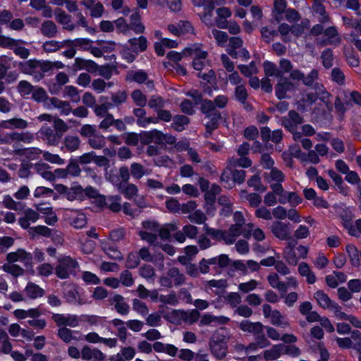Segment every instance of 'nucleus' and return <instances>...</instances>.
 Segmentation results:
<instances>
[{
    "label": "nucleus",
    "instance_id": "nucleus-1",
    "mask_svg": "<svg viewBox=\"0 0 361 361\" xmlns=\"http://www.w3.org/2000/svg\"><path fill=\"white\" fill-rule=\"evenodd\" d=\"M145 231L139 232L140 238L149 244L157 245V234L162 240H168L171 236V232L176 229L175 224H167L160 228L154 221H146L142 223Z\"/></svg>",
    "mask_w": 361,
    "mask_h": 361
},
{
    "label": "nucleus",
    "instance_id": "nucleus-2",
    "mask_svg": "<svg viewBox=\"0 0 361 361\" xmlns=\"http://www.w3.org/2000/svg\"><path fill=\"white\" fill-rule=\"evenodd\" d=\"M183 54L193 58L192 66L196 71H201L207 64V52L202 49L201 44H195L186 47Z\"/></svg>",
    "mask_w": 361,
    "mask_h": 361
},
{
    "label": "nucleus",
    "instance_id": "nucleus-3",
    "mask_svg": "<svg viewBox=\"0 0 361 361\" xmlns=\"http://www.w3.org/2000/svg\"><path fill=\"white\" fill-rule=\"evenodd\" d=\"M227 336L224 329L217 330L212 336L210 347L212 354L219 360L223 359L227 353Z\"/></svg>",
    "mask_w": 361,
    "mask_h": 361
},
{
    "label": "nucleus",
    "instance_id": "nucleus-4",
    "mask_svg": "<svg viewBox=\"0 0 361 361\" xmlns=\"http://www.w3.org/2000/svg\"><path fill=\"white\" fill-rule=\"evenodd\" d=\"M22 70L28 74H34L39 73V75L35 76L37 81L40 80L43 78V73L48 72L52 68V64L49 61H42L37 60H29L21 63Z\"/></svg>",
    "mask_w": 361,
    "mask_h": 361
},
{
    "label": "nucleus",
    "instance_id": "nucleus-5",
    "mask_svg": "<svg viewBox=\"0 0 361 361\" xmlns=\"http://www.w3.org/2000/svg\"><path fill=\"white\" fill-rule=\"evenodd\" d=\"M253 228L254 225L251 223L247 224L244 226L234 224L230 227L227 232H225L224 241L226 244H233L235 238L240 235L245 238H249Z\"/></svg>",
    "mask_w": 361,
    "mask_h": 361
},
{
    "label": "nucleus",
    "instance_id": "nucleus-6",
    "mask_svg": "<svg viewBox=\"0 0 361 361\" xmlns=\"http://www.w3.org/2000/svg\"><path fill=\"white\" fill-rule=\"evenodd\" d=\"M78 267V262L70 257H63L56 267V274L60 279H66Z\"/></svg>",
    "mask_w": 361,
    "mask_h": 361
},
{
    "label": "nucleus",
    "instance_id": "nucleus-7",
    "mask_svg": "<svg viewBox=\"0 0 361 361\" xmlns=\"http://www.w3.org/2000/svg\"><path fill=\"white\" fill-rule=\"evenodd\" d=\"M32 255L27 252L24 249H18L14 252H11L6 255L8 262H19L25 267H32Z\"/></svg>",
    "mask_w": 361,
    "mask_h": 361
},
{
    "label": "nucleus",
    "instance_id": "nucleus-8",
    "mask_svg": "<svg viewBox=\"0 0 361 361\" xmlns=\"http://www.w3.org/2000/svg\"><path fill=\"white\" fill-rule=\"evenodd\" d=\"M290 154L304 163L317 164L320 162V159L315 150H310L307 153L302 152L301 149L295 146L291 147Z\"/></svg>",
    "mask_w": 361,
    "mask_h": 361
},
{
    "label": "nucleus",
    "instance_id": "nucleus-9",
    "mask_svg": "<svg viewBox=\"0 0 361 361\" xmlns=\"http://www.w3.org/2000/svg\"><path fill=\"white\" fill-rule=\"evenodd\" d=\"M66 219L75 228H82L87 224V218L85 214L78 210L67 209L64 213Z\"/></svg>",
    "mask_w": 361,
    "mask_h": 361
},
{
    "label": "nucleus",
    "instance_id": "nucleus-10",
    "mask_svg": "<svg viewBox=\"0 0 361 361\" xmlns=\"http://www.w3.org/2000/svg\"><path fill=\"white\" fill-rule=\"evenodd\" d=\"M52 319L58 326H68L70 327H76L81 322L80 316L75 314H54Z\"/></svg>",
    "mask_w": 361,
    "mask_h": 361
},
{
    "label": "nucleus",
    "instance_id": "nucleus-11",
    "mask_svg": "<svg viewBox=\"0 0 361 361\" xmlns=\"http://www.w3.org/2000/svg\"><path fill=\"white\" fill-rule=\"evenodd\" d=\"M314 91L315 92L307 93L306 96L307 98L305 99V102L307 105L312 104L316 101L317 97H319V99L326 104L329 102V94L322 85L316 84Z\"/></svg>",
    "mask_w": 361,
    "mask_h": 361
},
{
    "label": "nucleus",
    "instance_id": "nucleus-12",
    "mask_svg": "<svg viewBox=\"0 0 361 361\" xmlns=\"http://www.w3.org/2000/svg\"><path fill=\"white\" fill-rule=\"evenodd\" d=\"M81 357L86 361H104L106 356L101 350L85 345L82 348Z\"/></svg>",
    "mask_w": 361,
    "mask_h": 361
},
{
    "label": "nucleus",
    "instance_id": "nucleus-13",
    "mask_svg": "<svg viewBox=\"0 0 361 361\" xmlns=\"http://www.w3.org/2000/svg\"><path fill=\"white\" fill-rule=\"evenodd\" d=\"M271 231L275 237L280 240H286L290 235V228L287 224L276 221L271 226Z\"/></svg>",
    "mask_w": 361,
    "mask_h": 361
},
{
    "label": "nucleus",
    "instance_id": "nucleus-14",
    "mask_svg": "<svg viewBox=\"0 0 361 361\" xmlns=\"http://www.w3.org/2000/svg\"><path fill=\"white\" fill-rule=\"evenodd\" d=\"M168 30L174 35H180L192 33L193 27L189 21H180L176 24H170L167 27Z\"/></svg>",
    "mask_w": 361,
    "mask_h": 361
},
{
    "label": "nucleus",
    "instance_id": "nucleus-15",
    "mask_svg": "<svg viewBox=\"0 0 361 361\" xmlns=\"http://www.w3.org/2000/svg\"><path fill=\"white\" fill-rule=\"evenodd\" d=\"M240 328L242 331L252 334L258 338L263 332L264 326L260 322L244 320L240 324Z\"/></svg>",
    "mask_w": 361,
    "mask_h": 361
},
{
    "label": "nucleus",
    "instance_id": "nucleus-16",
    "mask_svg": "<svg viewBox=\"0 0 361 361\" xmlns=\"http://www.w3.org/2000/svg\"><path fill=\"white\" fill-rule=\"evenodd\" d=\"M38 219L37 212L32 209H27L24 211L23 216L19 219L18 223L23 228L27 229L30 228V224L36 222Z\"/></svg>",
    "mask_w": 361,
    "mask_h": 361
},
{
    "label": "nucleus",
    "instance_id": "nucleus-17",
    "mask_svg": "<svg viewBox=\"0 0 361 361\" xmlns=\"http://www.w3.org/2000/svg\"><path fill=\"white\" fill-rule=\"evenodd\" d=\"M136 354L135 349L133 347H123L120 352L111 355L109 361H129L133 359Z\"/></svg>",
    "mask_w": 361,
    "mask_h": 361
},
{
    "label": "nucleus",
    "instance_id": "nucleus-18",
    "mask_svg": "<svg viewBox=\"0 0 361 361\" xmlns=\"http://www.w3.org/2000/svg\"><path fill=\"white\" fill-rule=\"evenodd\" d=\"M197 7H202L204 13L200 15L202 20L207 25H212V11L214 8L213 0H200V5Z\"/></svg>",
    "mask_w": 361,
    "mask_h": 361
},
{
    "label": "nucleus",
    "instance_id": "nucleus-19",
    "mask_svg": "<svg viewBox=\"0 0 361 361\" xmlns=\"http://www.w3.org/2000/svg\"><path fill=\"white\" fill-rule=\"evenodd\" d=\"M44 290L33 282H28L24 289L25 296L30 299L42 298L44 295Z\"/></svg>",
    "mask_w": 361,
    "mask_h": 361
},
{
    "label": "nucleus",
    "instance_id": "nucleus-20",
    "mask_svg": "<svg viewBox=\"0 0 361 361\" xmlns=\"http://www.w3.org/2000/svg\"><path fill=\"white\" fill-rule=\"evenodd\" d=\"M217 18H216V25L218 27L221 29H226L228 27V22L226 20L232 15V12L229 8L221 7L216 10Z\"/></svg>",
    "mask_w": 361,
    "mask_h": 361
},
{
    "label": "nucleus",
    "instance_id": "nucleus-21",
    "mask_svg": "<svg viewBox=\"0 0 361 361\" xmlns=\"http://www.w3.org/2000/svg\"><path fill=\"white\" fill-rule=\"evenodd\" d=\"M42 138L50 145H56L60 140L61 135L54 133L53 130L47 127L42 126L39 130Z\"/></svg>",
    "mask_w": 361,
    "mask_h": 361
},
{
    "label": "nucleus",
    "instance_id": "nucleus-22",
    "mask_svg": "<svg viewBox=\"0 0 361 361\" xmlns=\"http://www.w3.org/2000/svg\"><path fill=\"white\" fill-rule=\"evenodd\" d=\"M27 126V122L20 118H13L0 122V127L4 129H23Z\"/></svg>",
    "mask_w": 361,
    "mask_h": 361
},
{
    "label": "nucleus",
    "instance_id": "nucleus-23",
    "mask_svg": "<svg viewBox=\"0 0 361 361\" xmlns=\"http://www.w3.org/2000/svg\"><path fill=\"white\" fill-rule=\"evenodd\" d=\"M346 276L340 271H334L326 276V283L330 288H336L346 281Z\"/></svg>",
    "mask_w": 361,
    "mask_h": 361
},
{
    "label": "nucleus",
    "instance_id": "nucleus-24",
    "mask_svg": "<svg viewBox=\"0 0 361 361\" xmlns=\"http://www.w3.org/2000/svg\"><path fill=\"white\" fill-rule=\"evenodd\" d=\"M265 179L270 184L272 189L273 185H281L284 180V175L277 169H272L269 173H265Z\"/></svg>",
    "mask_w": 361,
    "mask_h": 361
},
{
    "label": "nucleus",
    "instance_id": "nucleus-25",
    "mask_svg": "<svg viewBox=\"0 0 361 361\" xmlns=\"http://www.w3.org/2000/svg\"><path fill=\"white\" fill-rule=\"evenodd\" d=\"M130 30L136 34H142L145 30V27L141 22L140 15L137 11L133 13L130 17Z\"/></svg>",
    "mask_w": 361,
    "mask_h": 361
},
{
    "label": "nucleus",
    "instance_id": "nucleus-26",
    "mask_svg": "<svg viewBox=\"0 0 361 361\" xmlns=\"http://www.w3.org/2000/svg\"><path fill=\"white\" fill-rule=\"evenodd\" d=\"M314 298L317 300L318 305L324 309L331 310L336 304L322 290H317L314 294Z\"/></svg>",
    "mask_w": 361,
    "mask_h": 361
},
{
    "label": "nucleus",
    "instance_id": "nucleus-27",
    "mask_svg": "<svg viewBox=\"0 0 361 361\" xmlns=\"http://www.w3.org/2000/svg\"><path fill=\"white\" fill-rule=\"evenodd\" d=\"M324 33L326 37L325 44L336 46L341 43V37L336 27L332 26L326 28Z\"/></svg>",
    "mask_w": 361,
    "mask_h": 361
},
{
    "label": "nucleus",
    "instance_id": "nucleus-28",
    "mask_svg": "<svg viewBox=\"0 0 361 361\" xmlns=\"http://www.w3.org/2000/svg\"><path fill=\"white\" fill-rule=\"evenodd\" d=\"M283 344L274 345L271 348L264 350V358L267 361H273L283 355Z\"/></svg>",
    "mask_w": 361,
    "mask_h": 361
},
{
    "label": "nucleus",
    "instance_id": "nucleus-29",
    "mask_svg": "<svg viewBox=\"0 0 361 361\" xmlns=\"http://www.w3.org/2000/svg\"><path fill=\"white\" fill-rule=\"evenodd\" d=\"M128 44L137 54L138 52L145 51L147 47V40L144 36L131 38L128 40Z\"/></svg>",
    "mask_w": 361,
    "mask_h": 361
},
{
    "label": "nucleus",
    "instance_id": "nucleus-30",
    "mask_svg": "<svg viewBox=\"0 0 361 361\" xmlns=\"http://www.w3.org/2000/svg\"><path fill=\"white\" fill-rule=\"evenodd\" d=\"M229 318L224 316L214 317L210 314H204L202 316L200 319L201 325H209L211 324H224L229 322Z\"/></svg>",
    "mask_w": 361,
    "mask_h": 361
},
{
    "label": "nucleus",
    "instance_id": "nucleus-31",
    "mask_svg": "<svg viewBox=\"0 0 361 361\" xmlns=\"http://www.w3.org/2000/svg\"><path fill=\"white\" fill-rule=\"evenodd\" d=\"M66 198L70 201L82 200L85 198L84 189L80 185H73L68 188Z\"/></svg>",
    "mask_w": 361,
    "mask_h": 361
},
{
    "label": "nucleus",
    "instance_id": "nucleus-32",
    "mask_svg": "<svg viewBox=\"0 0 361 361\" xmlns=\"http://www.w3.org/2000/svg\"><path fill=\"white\" fill-rule=\"evenodd\" d=\"M293 85L285 79L281 78L276 87V95L279 99H283L286 97V93L292 90Z\"/></svg>",
    "mask_w": 361,
    "mask_h": 361
},
{
    "label": "nucleus",
    "instance_id": "nucleus-33",
    "mask_svg": "<svg viewBox=\"0 0 361 361\" xmlns=\"http://www.w3.org/2000/svg\"><path fill=\"white\" fill-rule=\"evenodd\" d=\"M298 272L302 276L306 278V281L308 283L313 284L315 283L316 276L306 262H301L299 264Z\"/></svg>",
    "mask_w": 361,
    "mask_h": 361
},
{
    "label": "nucleus",
    "instance_id": "nucleus-34",
    "mask_svg": "<svg viewBox=\"0 0 361 361\" xmlns=\"http://www.w3.org/2000/svg\"><path fill=\"white\" fill-rule=\"evenodd\" d=\"M84 192L85 197L87 196L88 197L94 199L99 207H102L104 206L105 197L104 195H99L98 191L95 188L91 186H88L85 189H84Z\"/></svg>",
    "mask_w": 361,
    "mask_h": 361
},
{
    "label": "nucleus",
    "instance_id": "nucleus-35",
    "mask_svg": "<svg viewBox=\"0 0 361 361\" xmlns=\"http://www.w3.org/2000/svg\"><path fill=\"white\" fill-rule=\"evenodd\" d=\"M351 264L355 267L360 264L361 252L352 244H349L345 247Z\"/></svg>",
    "mask_w": 361,
    "mask_h": 361
},
{
    "label": "nucleus",
    "instance_id": "nucleus-36",
    "mask_svg": "<svg viewBox=\"0 0 361 361\" xmlns=\"http://www.w3.org/2000/svg\"><path fill=\"white\" fill-rule=\"evenodd\" d=\"M287 4L285 0H275L272 14L277 21L282 20V14L286 11Z\"/></svg>",
    "mask_w": 361,
    "mask_h": 361
},
{
    "label": "nucleus",
    "instance_id": "nucleus-37",
    "mask_svg": "<svg viewBox=\"0 0 361 361\" xmlns=\"http://www.w3.org/2000/svg\"><path fill=\"white\" fill-rule=\"evenodd\" d=\"M283 257L290 265L293 266H295L299 260L296 250L291 246L290 243L284 249Z\"/></svg>",
    "mask_w": 361,
    "mask_h": 361
},
{
    "label": "nucleus",
    "instance_id": "nucleus-38",
    "mask_svg": "<svg viewBox=\"0 0 361 361\" xmlns=\"http://www.w3.org/2000/svg\"><path fill=\"white\" fill-rule=\"evenodd\" d=\"M269 319L270 322L274 326L281 328H286L289 326V323L286 319L285 317L283 316L278 310H274Z\"/></svg>",
    "mask_w": 361,
    "mask_h": 361
},
{
    "label": "nucleus",
    "instance_id": "nucleus-39",
    "mask_svg": "<svg viewBox=\"0 0 361 361\" xmlns=\"http://www.w3.org/2000/svg\"><path fill=\"white\" fill-rule=\"evenodd\" d=\"M113 302L117 312L121 314H126L129 311L128 305L124 301V298L120 295L114 296Z\"/></svg>",
    "mask_w": 361,
    "mask_h": 361
},
{
    "label": "nucleus",
    "instance_id": "nucleus-40",
    "mask_svg": "<svg viewBox=\"0 0 361 361\" xmlns=\"http://www.w3.org/2000/svg\"><path fill=\"white\" fill-rule=\"evenodd\" d=\"M268 281L270 284V286L274 288L279 290V291L282 294L283 296L285 293H286V284L281 281L279 280V278L277 274H271L268 276Z\"/></svg>",
    "mask_w": 361,
    "mask_h": 361
},
{
    "label": "nucleus",
    "instance_id": "nucleus-41",
    "mask_svg": "<svg viewBox=\"0 0 361 361\" xmlns=\"http://www.w3.org/2000/svg\"><path fill=\"white\" fill-rule=\"evenodd\" d=\"M343 226L351 235L357 236L361 233V219L357 220L355 224L345 219L343 221Z\"/></svg>",
    "mask_w": 361,
    "mask_h": 361
},
{
    "label": "nucleus",
    "instance_id": "nucleus-42",
    "mask_svg": "<svg viewBox=\"0 0 361 361\" xmlns=\"http://www.w3.org/2000/svg\"><path fill=\"white\" fill-rule=\"evenodd\" d=\"M56 20L62 24L64 28L72 30L74 28V25L71 23V17L63 11L59 10L55 12Z\"/></svg>",
    "mask_w": 361,
    "mask_h": 361
},
{
    "label": "nucleus",
    "instance_id": "nucleus-43",
    "mask_svg": "<svg viewBox=\"0 0 361 361\" xmlns=\"http://www.w3.org/2000/svg\"><path fill=\"white\" fill-rule=\"evenodd\" d=\"M148 135H152V142L157 144H161L164 141H167L169 143H173L175 142V138L173 136H169L166 137V135L162 134L160 131L157 130H152L151 133Z\"/></svg>",
    "mask_w": 361,
    "mask_h": 361
},
{
    "label": "nucleus",
    "instance_id": "nucleus-44",
    "mask_svg": "<svg viewBox=\"0 0 361 361\" xmlns=\"http://www.w3.org/2000/svg\"><path fill=\"white\" fill-rule=\"evenodd\" d=\"M63 142L68 151L74 152L78 149L80 140L78 136L68 135L64 138Z\"/></svg>",
    "mask_w": 361,
    "mask_h": 361
},
{
    "label": "nucleus",
    "instance_id": "nucleus-45",
    "mask_svg": "<svg viewBox=\"0 0 361 361\" xmlns=\"http://www.w3.org/2000/svg\"><path fill=\"white\" fill-rule=\"evenodd\" d=\"M312 10L315 14L319 15V20L321 23H324L329 20V16L326 13L325 8L322 2L314 3L312 5Z\"/></svg>",
    "mask_w": 361,
    "mask_h": 361
},
{
    "label": "nucleus",
    "instance_id": "nucleus-46",
    "mask_svg": "<svg viewBox=\"0 0 361 361\" xmlns=\"http://www.w3.org/2000/svg\"><path fill=\"white\" fill-rule=\"evenodd\" d=\"M2 269L13 276H20L24 274V269L12 262H8L2 266Z\"/></svg>",
    "mask_w": 361,
    "mask_h": 361
},
{
    "label": "nucleus",
    "instance_id": "nucleus-47",
    "mask_svg": "<svg viewBox=\"0 0 361 361\" xmlns=\"http://www.w3.org/2000/svg\"><path fill=\"white\" fill-rule=\"evenodd\" d=\"M41 32L48 37H54L57 32L56 26L52 21H44L42 25Z\"/></svg>",
    "mask_w": 361,
    "mask_h": 361
},
{
    "label": "nucleus",
    "instance_id": "nucleus-48",
    "mask_svg": "<svg viewBox=\"0 0 361 361\" xmlns=\"http://www.w3.org/2000/svg\"><path fill=\"white\" fill-rule=\"evenodd\" d=\"M28 233L33 238L37 235L48 237L51 235V229L45 226H37L30 228Z\"/></svg>",
    "mask_w": 361,
    "mask_h": 361
},
{
    "label": "nucleus",
    "instance_id": "nucleus-49",
    "mask_svg": "<svg viewBox=\"0 0 361 361\" xmlns=\"http://www.w3.org/2000/svg\"><path fill=\"white\" fill-rule=\"evenodd\" d=\"M35 87L30 82L22 80L19 82L18 90L22 97L28 98L32 93Z\"/></svg>",
    "mask_w": 361,
    "mask_h": 361
},
{
    "label": "nucleus",
    "instance_id": "nucleus-50",
    "mask_svg": "<svg viewBox=\"0 0 361 361\" xmlns=\"http://www.w3.org/2000/svg\"><path fill=\"white\" fill-rule=\"evenodd\" d=\"M272 190L279 196V202L281 204L288 202V195L290 192L284 191L281 185H273Z\"/></svg>",
    "mask_w": 361,
    "mask_h": 361
},
{
    "label": "nucleus",
    "instance_id": "nucleus-51",
    "mask_svg": "<svg viewBox=\"0 0 361 361\" xmlns=\"http://www.w3.org/2000/svg\"><path fill=\"white\" fill-rule=\"evenodd\" d=\"M51 102L55 107L60 110L61 114L64 115H68L71 111V107L66 102L61 101L56 98H51Z\"/></svg>",
    "mask_w": 361,
    "mask_h": 361
},
{
    "label": "nucleus",
    "instance_id": "nucleus-52",
    "mask_svg": "<svg viewBox=\"0 0 361 361\" xmlns=\"http://www.w3.org/2000/svg\"><path fill=\"white\" fill-rule=\"evenodd\" d=\"M232 167L228 164V166L224 171L221 176V181L225 183L224 186L228 188L233 186Z\"/></svg>",
    "mask_w": 361,
    "mask_h": 361
},
{
    "label": "nucleus",
    "instance_id": "nucleus-53",
    "mask_svg": "<svg viewBox=\"0 0 361 361\" xmlns=\"http://www.w3.org/2000/svg\"><path fill=\"white\" fill-rule=\"evenodd\" d=\"M169 276L173 281V285L180 286L185 282V276L180 274L177 268H171L169 271Z\"/></svg>",
    "mask_w": 361,
    "mask_h": 361
},
{
    "label": "nucleus",
    "instance_id": "nucleus-54",
    "mask_svg": "<svg viewBox=\"0 0 361 361\" xmlns=\"http://www.w3.org/2000/svg\"><path fill=\"white\" fill-rule=\"evenodd\" d=\"M89 144L94 149L102 148L105 145V138L102 135L95 133L89 138Z\"/></svg>",
    "mask_w": 361,
    "mask_h": 361
},
{
    "label": "nucleus",
    "instance_id": "nucleus-55",
    "mask_svg": "<svg viewBox=\"0 0 361 361\" xmlns=\"http://www.w3.org/2000/svg\"><path fill=\"white\" fill-rule=\"evenodd\" d=\"M36 269L38 276L48 277L52 274L54 268L51 264L44 262L38 265Z\"/></svg>",
    "mask_w": 361,
    "mask_h": 361
},
{
    "label": "nucleus",
    "instance_id": "nucleus-56",
    "mask_svg": "<svg viewBox=\"0 0 361 361\" xmlns=\"http://www.w3.org/2000/svg\"><path fill=\"white\" fill-rule=\"evenodd\" d=\"M105 204L114 212L120 211L121 209V197L118 196H110L107 200L105 198Z\"/></svg>",
    "mask_w": 361,
    "mask_h": 361
},
{
    "label": "nucleus",
    "instance_id": "nucleus-57",
    "mask_svg": "<svg viewBox=\"0 0 361 361\" xmlns=\"http://www.w3.org/2000/svg\"><path fill=\"white\" fill-rule=\"evenodd\" d=\"M81 278L87 284L98 285L101 282L100 279L95 274L87 271L82 272Z\"/></svg>",
    "mask_w": 361,
    "mask_h": 361
},
{
    "label": "nucleus",
    "instance_id": "nucleus-58",
    "mask_svg": "<svg viewBox=\"0 0 361 361\" xmlns=\"http://www.w3.org/2000/svg\"><path fill=\"white\" fill-rule=\"evenodd\" d=\"M215 197L214 194H212L209 192H207L205 194V209L208 214H213L215 211L214 203H215Z\"/></svg>",
    "mask_w": 361,
    "mask_h": 361
},
{
    "label": "nucleus",
    "instance_id": "nucleus-59",
    "mask_svg": "<svg viewBox=\"0 0 361 361\" xmlns=\"http://www.w3.org/2000/svg\"><path fill=\"white\" fill-rule=\"evenodd\" d=\"M127 80L142 83L147 80V74L142 71H131L128 73Z\"/></svg>",
    "mask_w": 361,
    "mask_h": 361
},
{
    "label": "nucleus",
    "instance_id": "nucleus-60",
    "mask_svg": "<svg viewBox=\"0 0 361 361\" xmlns=\"http://www.w3.org/2000/svg\"><path fill=\"white\" fill-rule=\"evenodd\" d=\"M188 118L185 116H177L173 120L172 126L177 131H182L188 123Z\"/></svg>",
    "mask_w": 361,
    "mask_h": 361
},
{
    "label": "nucleus",
    "instance_id": "nucleus-61",
    "mask_svg": "<svg viewBox=\"0 0 361 361\" xmlns=\"http://www.w3.org/2000/svg\"><path fill=\"white\" fill-rule=\"evenodd\" d=\"M228 163L230 166L233 167L239 166L240 167L247 168L252 165V161L245 156L241 157L239 159L235 158L230 159Z\"/></svg>",
    "mask_w": 361,
    "mask_h": 361
},
{
    "label": "nucleus",
    "instance_id": "nucleus-62",
    "mask_svg": "<svg viewBox=\"0 0 361 361\" xmlns=\"http://www.w3.org/2000/svg\"><path fill=\"white\" fill-rule=\"evenodd\" d=\"M212 34L218 45L224 47L226 45L228 41V35L226 32L218 30L216 29H212Z\"/></svg>",
    "mask_w": 361,
    "mask_h": 361
},
{
    "label": "nucleus",
    "instance_id": "nucleus-63",
    "mask_svg": "<svg viewBox=\"0 0 361 361\" xmlns=\"http://www.w3.org/2000/svg\"><path fill=\"white\" fill-rule=\"evenodd\" d=\"M140 274L149 282H153L154 280V270L149 265H145L140 268Z\"/></svg>",
    "mask_w": 361,
    "mask_h": 361
},
{
    "label": "nucleus",
    "instance_id": "nucleus-64",
    "mask_svg": "<svg viewBox=\"0 0 361 361\" xmlns=\"http://www.w3.org/2000/svg\"><path fill=\"white\" fill-rule=\"evenodd\" d=\"M66 298L68 302L71 303L78 305H82L84 303L80 300L79 294L74 287H71L66 293Z\"/></svg>",
    "mask_w": 361,
    "mask_h": 361
}]
</instances>
